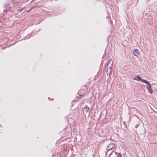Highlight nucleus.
<instances>
[{
	"instance_id": "9b49d317",
	"label": "nucleus",
	"mask_w": 157,
	"mask_h": 157,
	"mask_svg": "<svg viewBox=\"0 0 157 157\" xmlns=\"http://www.w3.org/2000/svg\"><path fill=\"white\" fill-rule=\"evenodd\" d=\"M137 127V126H135V127Z\"/></svg>"
},
{
	"instance_id": "6e6552de",
	"label": "nucleus",
	"mask_w": 157,
	"mask_h": 157,
	"mask_svg": "<svg viewBox=\"0 0 157 157\" xmlns=\"http://www.w3.org/2000/svg\"><path fill=\"white\" fill-rule=\"evenodd\" d=\"M90 109V108L88 107L87 105L85 106V107L84 108V110L85 112L87 113L88 112Z\"/></svg>"
},
{
	"instance_id": "423d86ee",
	"label": "nucleus",
	"mask_w": 157,
	"mask_h": 157,
	"mask_svg": "<svg viewBox=\"0 0 157 157\" xmlns=\"http://www.w3.org/2000/svg\"><path fill=\"white\" fill-rule=\"evenodd\" d=\"M140 81H141V82H144V83H146L147 85V84H149V83H150V82H148V81H146L144 79H141Z\"/></svg>"
},
{
	"instance_id": "39448f33",
	"label": "nucleus",
	"mask_w": 157,
	"mask_h": 157,
	"mask_svg": "<svg viewBox=\"0 0 157 157\" xmlns=\"http://www.w3.org/2000/svg\"><path fill=\"white\" fill-rule=\"evenodd\" d=\"M132 53L135 56H137L139 53V50L137 49H134L132 51Z\"/></svg>"
},
{
	"instance_id": "20e7f679",
	"label": "nucleus",
	"mask_w": 157,
	"mask_h": 157,
	"mask_svg": "<svg viewBox=\"0 0 157 157\" xmlns=\"http://www.w3.org/2000/svg\"><path fill=\"white\" fill-rule=\"evenodd\" d=\"M112 154L114 156V157H121V154L120 153L116 152L115 151L113 152Z\"/></svg>"
},
{
	"instance_id": "f257e3e1",
	"label": "nucleus",
	"mask_w": 157,
	"mask_h": 157,
	"mask_svg": "<svg viewBox=\"0 0 157 157\" xmlns=\"http://www.w3.org/2000/svg\"><path fill=\"white\" fill-rule=\"evenodd\" d=\"M115 143L116 142L113 141L107 145L106 148L107 150V151L110 150L115 147H116V144H115Z\"/></svg>"
},
{
	"instance_id": "0eeeda50",
	"label": "nucleus",
	"mask_w": 157,
	"mask_h": 157,
	"mask_svg": "<svg viewBox=\"0 0 157 157\" xmlns=\"http://www.w3.org/2000/svg\"><path fill=\"white\" fill-rule=\"evenodd\" d=\"M141 78L139 76L137 75L135 78H133L134 80H136L137 81H140Z\"/></svg>"
},
{
	"instance_id": "f03ea898",
	"label": "nucleus",
	"mask_w": 157,
	"mask_h": 157,
	"mask_svg": "<svg viewBox=\"0 0 157 157\" xmlns=\"http://www.w3.org/2000/svg\"><path fill=\"white\" fill-rule=\"evenodd\" d=\"M112 62L111 59H110L108 62H107L106 63V67L107 68H109L110 70V72L111 71L112 67L111 66L112 65Z\"/></svg>"
},
{
	"instance_id": "9d476101",
	"label": "nucleus",
	"mask_w": 157,
	"mask_h": 157,
	"mask_svg": "<svg viewBox=\"0 0 157 157\" xmlns=\"http://www.w3.org/2000/svg\"><path fill=\"white\" fill-rule=\"evenodd\" d=\"M137 127V126H135V127Z\"/></svg>"
},
{
	"instance_id": "1a4fd4ad",
	"label": "nucleus",
	"mask_w": 157,
	"mask_h": 157,
	"mask_svg": "<svg viewBox=\"0 0 157 157\" xmlns=\"http://www.w3.org/2000/svg\"><path fill=\"white\" fill-rule=\"evenodd\" d=\"M123 123L125 125V121H123Z\"/></svg>"
},
{
	"instance_id": "7ed1b4c3",
	"label": "nucleus",
	"mask_w": 157,
	"mask_h": 157,
	"mask_svg": "<svg viewBox=\"0 0 157 157\" xmlns=\"http://www.w3.org/2000/svg\"><path fill=\"white\" fill-rule=\"evenodd\" d=\"M146 87H147L148 91L150 94H151L153 92V91L151 89V86L150 83H149V84L147 85L146 86Z\"/></svg>"
}]
</instances>
